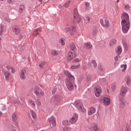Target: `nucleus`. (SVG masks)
Instances as JSON below:
<instances>
[{
	"instance_id": "obj_63",
	"label": "nucleus",
	"mask_w": 131,
	"mask_h": 131,
	"mask_svg": "<svg viewBox=\"0 0 131 131\" xmlns=\"http://www.w3.org/2000/svg\"><path fill=\"white\" fill-rule=\"evenodd\" d=\"M0 40H1V38H0Z\"/></svg>"
},
{
	"instance_id": "obj_46",
	"label": "nucleus",
	"mask_w": 131,
	"mask_h": 131,
	"mask_svg": "<svg viewBox=\"0 0 131 131\" xmlns=\"http://www.w3.org/2000/svg\"><path fill=\"white\" fill-rule=\"evenodd\" d=\"M6 109V106L4 104L2 105L1 110H2V111H5Z\"/></svg>"
},
{
	"instance_id": "obj_38",
	"label": "nucleus",
	"mask_w": 131,
	"mask_h": 131,
	"mask_svg": "<svg viewBox=\"0 0 131 131\" xmlns=\"http://www.w3.org/2000/svg\"><path fill=\"white\" fill-rule=\"evenodd\" d=\"M62 124L64 126L68 125L69 124V122L68 120H64L62 121Z\"/></svg>"
},
{
	"instance_id": "obj_54",
	"label": "nucleus",
	"mask_w": 131,
	"mask_h": 131,
	"mask_svg": "<svg viewBox=\"0 0 131 131\" xmlns=\"http://www.w3.org/2000/svg\"><path fill=\"white\" fill-rule=\"evenodd\" d=\"M97 32H98V30H95L94 31H93V33H97Z\"/></svg>"
},
{
	"instance_id": "obj_31",
	"label": "nucleus",
	"mask_w": 131,
	"mask_h": 131,
	"mask_svg": "<svg viewBox=\"0 0 131 131\" xmlns=\"http://www.w3.org/2000/svg\"><path fill=\"white\" fill-rule=\"evenodd\" d=\"M126 67H127L126 64L121 65V69L122 72H124V71H125V70H126Z\"/></svg>"
},
{
	"instance_id": "obj_15",
	"label": "nucleus",
	"mask_w": 131,
	"mask_h": 131,
	"mask_svg": "<svg viewBox=\"0 0 131 131\" xmlns=\"http://www.w3.org/2000/svg\"><path fill=\"white\" fill-rule=\"evenodd\" d=\"M64 73L67 77L70 78L69 79H71V80H74V76H72V75H71V73L69 71H64Z\"/></svg>"
},
{
	"instance_id": "obj_60",
	"label": "nucleus",
	"mask_w": 131,
	"mask_h": 131,
	"mask_svg": "<svg viewBox=\"0 0 131 131\" xmlns=\"http://www.w3.org/2000/svg\"><path fill=\"white\" fill-rule=\"evenodd\" d=\"M87 79L88 81H90V79H89V77L87 78Z\"/></svg>"
},
{
	"instance_id": "obj_50",
	"label": "nucleus",
	"mask_w": 131,
	"mask_h": 131,
	"mask_svg": "<svg viewBox=\"0 0 131 131\" xmlns=\"http://www.w3.org/2000/svg\"><path fill=\"white\" fill-rule=\"evenodd\" d=\"M7 3H8V4H13L12 0H7Z\"/></svg>"
},
{
	"instance_id": "obj_24",
	"label": "nucleus",
	"mask_w": 131,
	"mask_h": 131,
	"mask_svg": "<svg viewBox=\"0 0 131 131\" xmlns=\"http://www.w3.org/2000/svg\"><path fill=\"white\" fill-rule=\"evenodd\" d=\"M12 121H16L18 119V115L16 113H13L12 116Z\"/></svg>"
},
{
	"instance_id": "obj_52",
	"label": "nucleus",
	"mask_w": 131,
	"mask_h": 131,
	"mask_svg": "<svg viewBox=\"0 0 131 131\" xmlns=\"http://www.w3.org/2000/svg\"><path fill=\"white\" fill-rule=\"evenodd\" d=\"M114 60L115 61H117L118 60V57L117 56L115 57Z\"/></svg>"
},
{
	"instance_id": "obj_2",
	"label": "nucleus",
	"mask_w": 131,
	"mask_h": 131,
	"mask_svg": "<svg viewBox=\"0 0 131 131\" xmlns=\"http://www.w3.org/2000/svg\"><path fill=\"white\" fill-rule=\"evenodd\" d=\"M74 106L76 108L78 109L79 111H81V112H82L83 113H85V112H86V110L83 108V105L81 101L79 100H76L74 102Z\"/></svg>"
},
{
	"instance_id": "obj_42",
	"label": "nucleus",
	"mask_w": 131,
	"mask_h": 131,
	"mask_svg": "<svg viewBox=\"0 0 131 131\" xmlns=\"http://www.w3.org/2000/svg\"><path fill=\"white\" fill-rule=\"evenodd\" d=\"M125 131H131L130 127H129V125H126Z\"/></svg>"
},
{
	"instance_id": "obj_17",
	"label": "nucleus",
	"mask_w": 131,
	"mask_h": 131,
	"mask_svg": "<svg viewBox=\"0 0 131 131\" xmlns=\"http://www.w3.org/2000/svg\"><path fill=\"white\" fill-rule=\"evenodd\" d=\"M91 131H101L100 128L98 127V125L94 124L91 127Z\"/></svg>"
},
{
	"instance_id": "obj_28",
	"label": "nucleus",
	"mask_w": 131,
	"mask_h": 131,
	"mask_svg": "<svg viewBox=\"0 0 131 131\" xmlns=\"http://www.w3.org/2000/svg\"><path fill=\"white\" fill-rule=\"evenodd\" d=\"M7 70H8L9 71H10V70H11V73L14 74L15 73V72H16V70L14 68H13V67H6Z\"/></svg>"
},
{
	"instance_id": "obj_59",
	"label": "nucleus",
	"mask_w": 131,
	"mask_h": 131,
	"mask_svg": "<svg viewBox=\"0 0 131 131\" xmlns=\"http://www.w3.org/2000/svg\"><path fill=\"white\" fill-rule=\"evenodd\" d=\"M37 31H38V29H36V32H37Z\"/></svg>"
},
{
	"instance_id": "obj_53",
	"label": "nucleus",
	"mask_w": 131,
	"mask_h": 131,
	"mask_svg": "<svg viewBox=\"0 0 131 131\" xmlns=\"http://www.w3.org/2000/svg\"><path fill=\"white\" fill-rule=\"evenodd\" d=\"M86 20L87 22H88V23L90 22V17H86Z\"/></svg>"
},
{
	"instance_id": "obj_21",
	"label": "nucleus",
	"mask_w": 131,
	"mask_h": 131,
	"mask_svg": "<svg viewBox=\"0 0 131 131\" xmlns=\"http://www.w3.org/2000/svg\"><path fill=\"white\" fill-rule=\"evenodd\" d=\"M70 52H73L74 53H76V52H75V50H76V47H75V45H74V44H72L70 46Z\"/></svg>"
},
{
	"instance_id": "obj_61",
	"label": "nucleus",
	"mask_w": 131,
	"mask_h": 131,
	"mask_svg": "<svg viewBox=\"0 0 131 131\" xmlns=\"http://www.w3.org/2000/svg\"><path fill=\"white\" fill-rule=\"evenodd\" d=\"M39 105H40V104H41V103H40V102H39Z\"/></svg>"
},
{
	"instance_id": "obj_20",
	"label": "nucleus",
	"mask_w": 131,
	"mask_h": 131,
	"mask_svg": "<svg viewBox=\"0 0 131 131\" xmlns=\"http://www.w3.org/2000/svg\"><path fill=\"white\" fill-rule=\"evenodd\" d=\"M54 100L56 103L61 102V96L60 95H56L54 97Z\"/></svg>"
},
{
	"instance_id": "obj_12",
	"label": "nucleus",
	"mask_w": 131,
	"mask_h": 131,
	"mask_svg": "<svg viewBox=\"0 0 131 131\" xmlns=\"http://www.w3.org/2000/svg\"><path fill=\"white\" fill-rule=\"evenodd\" d=\"M110 98L108 97H104L102 99V103L104 106H109L110 105Z\"/></svg>"
},
{
	"instance_id": "obj_1",
	"label": "nucleus",
	"mask_w": 131,
	"mask_h": 131,
	"mask_svg": "<svg viewBox=\"0 0 131 131\" xmlns=\"http://www.w3.org/2000/svg\"><path fill=\"white\" fill-rule=\"evenodd\" d=\"M121 26L123 33H127L130 27V23L129 22V16L125 12H123L121 16Z\"/></svg>"
},
{
	"instance_id": "obj_3",
	"label": "nucleus",
	"mask_w": 131,
	"mask_h": 131,
	"mask_svg": "<svg viewBox=\"0 0 131 131\" xmlns=\"http://www.w3.org/2000/svg\"><path fill=\"white\" fill-rule=\"evenodd\" d=\"M66 85L69 90V91H72L74 89V86L73 84V82L72 81V80L67 79L66 80Z\"/></svg>"
},
{
	"instance_id": "obj_36",
	"label": "nucleus",
	"mask_w": 131,
	"mask_h": 131,
	"mask_svg": "<svg viewBox=\"0 0 131 131\" xmlns=\"http://www.w3.org/2000/svg\"><path fill=\"white\" fill-rule=\"evenodd\" d=\"M115 43H116V40L112 39L110 42V46L111 47L112 45H115Z\"/></svg>"
},
{
	"instance_id": "obj_48",
	"label": "nucleus",
	"mask_w": 131,
	"mask_h": 131,
	"mask_svg": "<svg viewBox=\"0 0 131 131\" xmlns=\"http://www.w3.org/2000/svg\"><path fill=\"white\" fill-rule=\"evenodd\" d=\"M112 90L113 92H114V91H115V85H112Z\"/></svg>"
},
{
	"instance_id": "obj_39",
	"label": "nucleus",
	"mask_w": 131,
	"mask_h": 131,
	"mask_svg": "<svg viewBox=\"0 0 131 131\" xmlns=\"http://www.w3.org/2000/svg\"><path fill=\"white\" fill-rule=\"evenodd\" d=\"M59 42L62 45V46H64L65 45V41L64 40V39L61 38L59 40Z\"/></svg>"
},
{
	"instance_id": "obj_9",
	"label": "nucleus",
	"mask_w": 131,
	"mask_h": 131,
	"mask_svg": "<svg viewBox=\"0 0 131 131\" xmlns=\"http://www.w3.org/2000/svg\"><path fill=\"white\" fill-rule=\"evenodd\" d=\"M100 23L103 26V27H105V28H108L110 26V24L109 23V20L107 19H105L104 21L103 19H100Z\"/></svg>"
},
{
	"instance_id": "obj_13",
	"label": "nucleus",
	"mask_w": 131,
	"mask_h": 131,
	"mask_svg": "<svg viewBox=\"0 0 131 131\" xmlns=\"http://www.w3.org/2000/svg\"><path fill=\"white\" fill-rule=\"evenodd\" d=\"M49 122L52 124L53 126H56V119L54 116H51L48 119Z\"/></svg>"
},
{
	"instance_id": "obj_18",
	"label": "nucleus",
	"mask_w": 131,
	"mask_h": 131,
	"mask_svg": "<svg viewBox=\"0 0 131 131\" xmlns=\"http://www.w3.org/2000/svg\"><path fill=\"white\" fill-rule=\"evenodd\" d=\"M89 66L90 67H93L94 69H96V68H97V62H96V60H92L91 62H90L89 63Z\"/></svg>"
},
{
	"instance_id": "obj_5",
	"label": "nucleus",
	"mask_w": 131,
	"mask_h": 131,
	"mask_svg": "<svg viewBox=\"0 0 131 131\" xmlns=\"http://www.w3.org/2000/svg\"><path fill=\"white\" fill-rule=\"evenodd\" d=\"M34 93L37 97H41L45 95V92L42 91H40V89L38 86H36L34 89Z\"/></svg>"
},
{
	"instance_id": "obj_25",
	"label": "nucleus",
	"mask_w": 131,
	"mask_h": 131,
	"mask_svg": "<svg viewBox=\"0 0 131 131\" xmlns=\"http://www.w3.org/2000/svg\"><path fill=\"white\" fill-rule=\"evenodd\" d=\"M4 75L5 76L6 80H9L10 78V73H9V72H5Z\"/></svg>"
},
{
	"instance_id": "obj_7",
	"label": "nucleus",
	"mask_w": 131,
	"mask_h": 131,
	"mask_svg": "<svg viewBox=\"0 0 131 131\" xmlns=\"http://www.w3.org/2000/svg\"><path fill=\"white\" fill-rule=\"evenodd\" d=\"M75 26H71L70 25H67L63 29V31L66 32V33H68V32H70L71 31H75L76 29Z\"/></svg>"
},
{
	"instance_id": "obj_6",
	"label": "nucleus",
	"mask_w": 131,
	"mask_h": 131,
	"mask_svg": "<svg viewBox=\"0 0 131 131\" xmlns=\"http://www.w3.org/2000/svg\"><path fill=\"white\" fill-rule=\"evenodd\" d=\"M127 91H128V88L126 86H122L120 89V96L121 98H124L125 95L127 93Z\"/></svg>"
},
{
	"instance_id": "obj_47",
	"label": "nucleus",
	"mask_w": 131,
	"mask_h": 131,
	"mask_svg": "<svg viewBox=\"0 0 131 131\" xmlns=\"http://www.w3.org/2000/svg\"><path fill=\"white\" fill-rule=\"evenodd\" d=\"M74 62H77L78 63L80 62V61H81V59H80V58H77L76 59H74Z\"/></svg>"
},
{
	"instance_id": "obj_29",
	"label": "nucleus",
	"mask_w": 131,
	"mask_h": 131,
	"mask_svg": "<svg viewBox=\"0 0 131 131\" xmlns=\"http://www.w3.org/2000/svg\"><path fill=\"white\" fill-rule=\"evenodd\" d=\"M122 45L124 49H127V44L126 43V40L125 39H123Z\"/></svg>"
},
{
	"instance_id": "obj_16",
	"label": "nucleus",
	"mask_w": 131,
	"mask_h": 131,
	"mask_svg": "<svg viewBox=\"0 0 131 131\" xmlns=\"http://www.w3.org/2000/svg\"><path fill=\"white\" fill-rule=\"evenodd\" d=\"M20 78L21 79H25L26 78V71L23 70L20 73Z\"/></svg>"
},
{
	"instance_id": "obj_4",
	"label": "nucleus",
	"mask_w": 131,
	"mask_h": 131,
	"mask_svg": "<svg viewBox=\"0 0 131 131\" xmlns=\"http://www.w3.org/2000/svg\"><path fill=\"white\" fill-rule=\"evenodd\" d=\"M80 19V16L78 14L77 8H75L74 9V21L75 23H79Z\"/></svg>"
},
{
	"instance_id": "obj_37",
	"label": "nucleus",
	"mask_w": 131,
	"mask_h": 131,
	"mask_svg": "<svg viewBox=\"0 0 131 131\" xmlns=\"http://www.w3.org/2000/svg\"><path fill=\"white\" fill-rule=\"evenodd\" d=\"M69 5H70V1H68V2L66 3L63 6V8H68L69 7Z\"/></svg>"
},
{
	"instance_id": "obj_49",
	"label": "nucleus",
	"mask_w": 131,
	"mask_h": 131,
	"mask_svg": "<svg viewBox=\"0 0 131 131\" xmlns=\"http://www.w3.org/2000/svg\"><path fill=\"white\" fill-rule=\"evenodd\" d=\"M56 92H57V89L54 88L52 91V94H55V93H56Z\"/></svg>"
},
{
	"instance_id": "obj_58",
	"label": "nucleus",
	"mask_w": 131,
	"mask_h": 131,
	"mask_svg": "<svg viewBox=\"0 0 131 131\" xmlns=\"http://www.w3.org/2000/svg\"><path fill=\"white\" fill-rule=\"evenodd\" d=\"M117 3H119V0H117Z\"/></svg>"
},
{
	"instance_id": "obj_62",
	"label": "nucleus",
	"mask_w": 131,
	"mask_h": 131,
	"mask_svg": "<svg viewBox=\"0 0 131 131\" xmlns=\"http://www.w3.org/2000/svg\"><path fill=\"white\" fill-rule=\"evenodd\" d=\"M0 1H4V0H0Z\"/></svg>"
},
{
	"instance_id": "obj_19",
	"label": "nucleus",
	"mask_w": 131,
	"mask_h": 131,
	"mask_svg": "<svg viewBox=\"0 0 131 131\" xmlns=\"http://www.w3.org/2000/svg\"><path fill=\"white\" fill-rule=\"evenodd\" d=\"M13 32L16 34V35H19L20 34V29L18 27H15L13 29Z\"/></svg>"
},
{
	"instance_id": "obj_8",
	"label": "nucleus",
	"mask_w": 131,
	"mask_h": 131,
	"mask_svg": "<svg viewBox=\"0 0 131 131\" xmlns=\"http://www.w3.org/2000/svg\"><path fill=\"white\" fill-rule=\"evenodd\" d=\"M77 56V54L76 53V52H73L71 51H69L68 56L67 58L68 62H71Z\"/></svg>"
},
{
	"instance_id": "obj_26",
	"label": "nucleus",
	"mask_w": 131,
	"mask_h": 131,
	"mask_svg": "<svg viewBox=\"0 0 131 131\" xmlns=\"http://www.w3.org/2000/svg\"><path fill=\"white\" fill-rule=\"evenodd\" d=\"M125 80L126 81V84H127V85H129V84H130V81H131L130 77H129V76H127L125 78Z\"/></svg>"
},
{
	"instance_id": "obj_11",
	"label": "nucleus",
	"mask_w": 131,
	"mask_h": 131,
	"mask_svg": "<svg viewBox=\"0 0 131 131\" xmlns=\"http://www.w3.org/2000/svg\"><path fill=\"white\" fill-rule=\"evenodd\" d=\"M94 93L96 97H100V95L102 93V88L99 86H96Z\"/></svg>"
},
{
	"instance_id": "obj_43",
	"label": "nucleus",
	"mask_w": 131,
	"mask_h": 131,
	"mask_svg": "<svg viewBox=\"0 0 131 131\" xmlns=\"http://www.w3.org/2000/svg\"><path fill=\"white\" fill-rule=\"evenodd\" d=\"M51 54L53 55H58V52L56 50H53L51 51Z\"/></svg>"
},
{
	"instance_id": "obj_32",
	"label": "nucleus",
	"mask_w": 131,
	"mask_h": 131,
	"mask_svg": "<svg viewBox=\"0 0 131 131\" xmlns=\"http://www.w3.org/2000/svg\"><path fill=\"white\" fill-rule=\"evenodd\" d=\"M79 68H80V64L71 66V69H79Z\"/></svg>"
},
{
	"instance_id": "obj_55",
	"label": "nucleus",
	"mask_w": 131,
	"mask_h": 131,
	"mask_svg": "<svg viewBox=\"0 0 131 131\" xmlns=\"http://www.w3.org/2000/svg\"><path fill=\"white\" fill-rule=\"evenodd\" d=\"M40 3H42V0H38Z\"/></svg>"
},
{
	"instance_id": "obj_40",
	"label": "nucleus",
	"mask_w": 131,
	"mask_h": 131,
	"mask_svg": "<svg viewBox=\"0 0 131 131\" xmlns=\"http://www.w3.org/2000/svg\"><path fill=\"white\" fill-rule=\"evenodd\" d=\"M63 131H71V127H66L63 128Z\"/></svg>"
},
{
	"instance_id": "obj_14",
	"label": "nucleus",
	"mask_w": 131,
	"mask_h": 131,
	"mask_svg": "<svg viewBox=\"0 0 131 131\" xmlns=\"http://www.w3.org/2000/svg\"><path fill=\"white\" fill-rule=\"evenodd\" d=\"M96 110L95 107H90L88 111V114L89 116L91 115H93V114H95L96 113Z\"/></svg>"
},
{
	"instance_id": "obj_23",
	"label": "nucleus",
	"mask_w": 131,
	"mask_h": 131,
	"mask_svg": "<svg viewBox=\"0 0 131 131\" xmlns=\"http://www.w3.org/2000/svg\"><path fill=\"white\" fill-rule=\"evenodd\" d=\"M84 47L86 49H92L93 46H92V44H91L90 42H88V43H85L84 44Z\"/></svg>"
},
{
	"instance_id": "obj_34",
	"label": "nucleus",
	"mask_w": 131,
	"mask_h": 131,
	"mask_svg": "<svg viewBox=\"0 0 131 131\" xmlns=\"http://www.w3.org/2000/svg\"><path fill=\"white\" fill-rule=\"evenodd\" d=\"M29 103L32 106V107H33V108H34V107H35V103H34V101L30 100L29 101Z\"/></svg>"
},
{
	"instance_id": "obj_35",
	"label": "nucleus",
	"mask_w": 131,
	"mask_h": 131,
	"mask_svg": "<svg viewBox=\"0 0 131 131\" xmlns=\"http://www.w3.org/2000/svg\"><path fill=\"white\" fill-rule=\"evenodd\" d=\"M30 113L33 118H36V114H35V113H34V112H33V111H31Z\"/></svg>"
},
{
	"instance_id": "obj_41",
	"label": "nucleus",
	"mask_w": 131,
	"mask_h": 131,
	"mask_svg": "<svg viewBox=\"0 0 131 131\" xmlns=\"http://www.w3.org/2000/svg\"><path fill=\"white\" fill-rule=\"evenodd\" d=\"M4 28H5V27H4L2 25L0 26V35H2V33L4 32Z\"/></svg>"
},
{
	"instance_id": "obj_30",
	"label": "nucleus",
	"mask_w": 131,
	"mask_h": 131,
	"mask_svg": "<svg viewBox=\"0 0 131 131\" xmlns=\"http://www.w3.org/2000/svg\"><path fill=\"white\" fill-rule=\"evenodd\" d=\"M25 8V7L24 6V5H20L18 9L19 13H20V14L23 13V10H24Z\"/></svg>"
},
{
	"instance_id": "obj_44",
	"label": "nucleus",
	"mask_w": 131,
	"mask_h": 131,
	"mask_svg": "<svg viewBox=\"0 0 131 131\" xmlns=\"http://www.w3.org/2000/svg\"><path fill=\"white\" fill-rule=\"evenodd\" d=\"M45 65H46V63L42 62L39 65V67L40 68H43V67H45Z\"/></svg>"
},
{
	"instance_id": "obj_27",
	"label": "nucleus",
	"mask_w": 131,
	"mask_h": 131,
	"mask_svg": "<svg viewBox=\"0 0 131 131\" xmlns=\"http://www.w3.org/2000/svg\"><path fill=\"white\" fill-rule=\"evenodd\" d=\"M122 52V49H121V47L118 46L117 49L116 50V53L118 54V55H120L121 53Z\"/></svg>"
},
{
	"instance_id": "obj_51",
	"label": "nucleus",
	"mask_w": 131,
	"mask_h": 131,
	"mask_svg": "<svg viewBox=\"0 0 131 131\" xmlns=\"http://www.w3.org/2000/svg\"><path fill=\"white\" fill-rule=\"evenodd\" d=\"M23 37H24V36H23V35H19V39H22V38Z\"/></svg>"
},
{
	"instance_id": "obj_57",
	"label": "nucleus",
	"mask_w": 131,
	"mask_h": 131,
	"mask_svg": "<svg viewBox=\"0 0 131 131\" xmlns=\"http://www.w3.org/2000/svg\"><path fill=\"white\" fill-rule=\"evenodd\" d=\"M2 113L0 112V116H2Z\"/></svg>"
},
{
	"instance_id": "obj_22",
	"label": "nucleus",
	"mask_w": 131,
	"mask_h": 131,
	"mask_svg": "<svg viewBox=\"0 0 131 131\" xmlns=\"http://www.w3.org/2000/svg\"><path fill=\"white\" fill-rule=\"evenodd\" d=\"M126 103V101L124 100H121V102L120 104V108H124L125 107V103Z\"/></svg>"
},
{
	"instance_id": "obj_45",
	"label": "nucleus",
	"mask_w": 131,
	"mask_h": 131,
	"mask_svg": "<svg viewBox=\"0 0 131 131\" xmlns=\"http://www.w3.org/2000/svg\"><path fill=\"white\" fill-rule=\"evenodd\" d=\"M85 5L86 6V9L89 10L90 7V3H89L88 2H85Z\"/></svg>"
},
{
	"instance_id": "obj_10",
	"label": "nucleus",
	"mask_w": 131,
	"mask_h": 131,
	"mask_svg": "<svg viewBox=\"0 0 131 131\" xmlns=\"http://www.w3.org/2000/svg\"><path fill=\"white\" fill-rule=\"evenodd\" d=\"M78 120V115L77 114H74L72 117L70 119V123L72 124H74L76 123V121Z\"/></svg>"
},
{
	"instance_id": "obj_33",
	"label": "nucleus",
	"mask_w": 131,
	"mask_h": 131,
	"mask_svg": "<svg viewBox=\"0 0 131 131\" xmlns=\"http://www.w3.org/2000/svg\"><path fill=\"white\" fill-rule=\"evenodd\" d=\"M125 11H129L130 10V6L129 5L126 4L124 7Z\"/></svg>"
},
{
	"instance_id": "obj_56",
	"label": "nucleus",
	"mask_w": 131,
	"mask_h": 131,
	"mask_svg": "<svg viewBox=\"0 0 131 131\" xmlns=\"http://www.w3.org/2000/svg\"><path fill=\"white\" fill-rule=\"evenodd\" d=\"M14 103H17V104H20V103L19 102H16L15 101Z\"/></svg>"
}]
</instances>
